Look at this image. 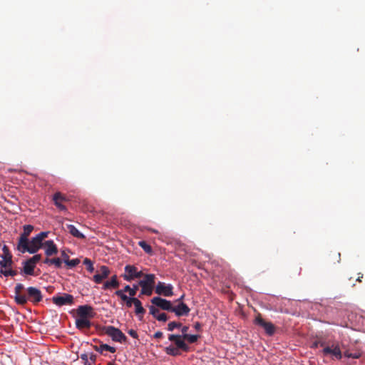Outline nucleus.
<instances>
[{
  "label": "nucleus",
  "instance_id": "f257e3e1",
  "mask_svg": "<svg viewBox=\"0 0 365 365\" xmlns=\"http://www.w3.org/2000/svg\"><path fill=\"white\" fill-rule=\"evenodd\" d=\"M24 289V284L19 283L16 284L14 289L15 294V302L19 305H24L27 303L28 301L31 302L34 304H37L40 302L43 296L40 289L34 287H29L27 289V294H24L22 291Z\"/></svg>",
  "mask_w": 365,
  "mask_h": 365
},
{
  "label": "nucleus",
  "instance_id": "f03ea898",
  "mask_svg": "<svg viewBox=\"0 0 365 365\" xmlns=\"http://www.w3.org/2000/svg\"><path fill=\"white\" fill-rule=\"evenodd\" d=\"M155 275L153 274H145L144 278L140 280L138 285L141 287L140 294L150 296L153 294L155 286Z\"/></svg>",
  "mask_w": 365,
  "mask_h": 365
},
{
  "label": "nucleus",
  "instance_id": "7ed1b4c3",
  "mask_svg": "<svg viewBox=\"0 0 365 365\" xmlns=\"http://www.w3.org/2000/svg\"><path fill=\"white\" fill-rule=\"evenodd\" d=\"M43 242H41L36 237H33L31 241L27 240L25 245L20 244L17 245V249L21 253L26 252L34 254L38 251V250L43 247Z\"/></svg>",
  "mask_w": 365,
  "mask_h": 365
},
{
  "label": "nucleus",
  "instance_id": "20e7f679",
  "mask_svg": "<svg viewBox=\"0 0 365 365\" xmlns=\"http://www.w3.org/2000/svg\"><path fill=\"white\" fill-rule=\"evenodd\" d=\"M105 334L111 337L114 341L125 343L127 341L126 336L118 328L113 326L104 327Z\"/></svg>",
  "mask_w": 365,
  "mask_h": 365
},
{
  "label": "nucleus",
  "instance_id": "39448f33",
  "mask_svg": "<svg viewBox=\"0 0 365 365\" xmlns=\"http://www.w3.org/2000/svg\"><path fill=\"white\" fill-rule=\"evenodd\" d=\"M155 292L158 295L172 297L173 295V287L170 284L159 282L155 287Z\"/></svg>",
  "mask_w": 365,
  "mask_h": 365
},
{
  "label": "nucleus",
  "instance_id": "423d86ee",
  "mask_svg": "<svg viewBox=\"0 0 365 365\" xmlns=\"http://www.w3.org/2000/svg\"><path fill=\"white\" fill-rule=\"evenodd\" d=\"M255 324L257 325H259L261 327H262L266 334L269 336H272L274 334V331H275V327L274 326V324L269 322H266L264 321L260 314H258L255 319Z\"/></svg>",
  "mask_w": 365,
  "mask_h": 365
},
{
  "label": "nucleus",
  "instance_id": "0eeeda50",
  "mask_svg": "<svg viewBox=\"0 0 365 365\" xmlns=\"http://www.w3.org/2000/svg\"><path fill=\"white\" fill-rule=\"evenodd\" d=\"M168 339L170 341L174 342L176 347L178 348L179 349H181L185 352H188L190 351V346L185 343V341L183 339L182 335L170 334L168 336Z\"/></svg>",
  "mask_w": 365,
  "mask_h": 365
},
{
  "label": "nucleus",
  "instance_id": "6e6552de",
  "mask_svg": "<svg viewBox=\"0 0 365 365\" xmlns=\"http://www.w3.org/2000/svg\"><path fill=\"white\" fill-rule=\"evenodd\" d=\"M53 302L57 306L71 305L73 304L74 298L71 294H63L53 297Z\"/></svg>",
  "mask_w": 365,
  "mask_h": 365
},
{
  "label": "nucleus",
  "instance_id": "1a4fd4ad",
  "mask_svg": "<svg viewBox=\"0 0 365 365\" xmlns=\"http://www.w3.org/2000/svg\"><path fill=\"white\" fill-rule=\"evenodd\" d=\"M151 303L162 309L163 310L171 312L173 304L170 301H168L165 299L161 298L160 297H155L151 299Z\"/></svg>",
  "mask_w": 365,
  "mask_h": 365
},
{
  "label": "nucleus",
  "instance_id": "9d476101",
  "mask_svg": "<svg viewBox=\"0 0 365 365\" xmlns=\"http://www.w3.org/2000/svg\"><path fill=\"white\" fill-rule=\"evenodd\" d=\"M190 309L183 302H180L176 306H173L171 312L175 313L177 317L187 316Z\"/></svg>",
  "mask_w": 365,
  "mask_h": 365
},
{
  "label": "nucleus",
  "instance_id": "9b49d317",
  "mask_svg": "<svg viewBox=\"0 0 365 365\" xmlns=\"http://www.w3.org/2000/svg\"><path fill=\"white\" fill-rule=\"evenodd\" d=\"M53 201L54 205L61 211H66V207L63 204L64 202L68 201L66 197L60 192H56L53 196Z\"/></svg>",
  "mask_w": 365,
  "mask_h": 365
},
{
  "label": "nucleus",
  "instance_id": "f8f14e48",
  "mask_svg": "<svg viewBox=\"0 0 365 365\" xmlns=\"http://www.w3.org/2000/svg\"><path fill=\"white\" fill-rule=\"evenodd\" d=\"M47 257L55 255L58 253V248L53 240H46L43 242V247Z\"/></svg>",
  "mask_w": 365,
  "mask_h": 365
},
{
  "label": "nucleus",
  "instance_id": "ddd939ff",
  "mask_svg": "<svg viewBox=\"0 0 365 365\" xmlns=\"http://www.w3.org/2000/svg\"><path fill=\"white\" fill-rule=\"evenodd\" d=\"M99 272V273L96 274L93 277V281L96 284L101 283L103 279H106L109 276L110 272L109 268L104 265L101 267Z\"/></svg>",
  "mask_w": 365,
  "mask_h": 365
},
{
  "label": "nucleus",
  "instance_id": "4468645a",
  "mask_svg": "<svg viewBox=\"0 0 365 365\" xmlns=\"http://www.w3.org/2000/svg\"><path fill=\"white\" fill-rule=\"evenodd\" d=\"M78 317L91 318L93 317V308L88 305L79 306L77 309Z\"/></svg>",
  "mask_w": 365,
  "mask_h": 365
},
{
  "label": "nucleus",
  "instance_id": "2eb2a0df",
  "mask_svg": "<svg viewBox=\"0 0 365 365\" xmlns=\"http://www.w3.org/2000/svg\"><path fill=\"white\" fill-rule=\"evenodd\" d=\"M324 355L331 354L334 356L337 359H341L342 358V354L341 349L338 345L331 346H326L323 349Z\"/></svg>",
  "mask_w": 365,
  "mask_h": 365
},
{
  "label": "nucleus",
  "instance_id": "dca6fc26",
  "mask_svg": "<svg viewBox=\"0 0 365 365\" xmlns=\"http://www.w3.org/2000/svg\"><path fill=\"white\" fill-rule=\"evenodd\" d=\"M125 274H123V277L125 280L130 282L135 279V275L137 274V267L133 265H126L125 267Z\"/></svg>",
  "mask_w": 365,
  "mask_h": 365
},
{
  "label": "nucleus",
  "instance_id": "f3484780",
  "mask_svg": "<svg viewBox=\"0 0 365 365\" xmlns=\"http://www.w3.org/2000/svg\"><path fill=\"white\" fill-rule=\"evenodd\" d=\"M34 230V226L31 225H26L24 226V231L20 235L19 238L18 245L24 244L25 245L26 241H27L28 237L30 235L31 232Z\"/></svg>",
  "mask_w": 365,
  "mask_h": 365
},
{
  "label": "nucleus",
  "instance_id": "a211bd4d",
  "mask_svg": "<svg viewBox=\"0 0 365 365\" xmlns=\"http://www.w3.org/2000/svg\"><path fill=\"white\" fill-rule=\"evenodd\" d=\"M91 326L90 320L87 318L77 317L76 319V327L77 329L82 330L89 329Z\"/></svg>",
  "mask_w": 365,
  "mask_h": 365
},
{
  "label": "nucleus",
  "instance_id": "6ab92c4d",
  "mask_svg": "<svg viewBox=\"0 0 365 365\" xmlns=\"http://www.w3.org/2000/svg\"><path fill=\"white\" fill-rule=\"evenodd\" d=\"M36 266L29 259L23 262V272L27 275H34Z\"/></svg>",
  "mask_w": 365,
  "mask_h": 365
},
{
  "label": "nucleus",
  "instance_id": "aec40b11",
  "mask_svg": "<svg viewBox=\"0 0 365 365\" xmlns=\"http://www.w3.org/2000/svg\"><path fill=\"white\" fill-rule=\"evenodd\" d=\"M119 287V282L117 279V276L113 275L110 281H107L104 283L103 289H108L110 288H118Z\"/></svg>",
  "mask_w": 365,
  "mask_h": 365
},
{
  "label": "nucleus",
  "instance_id": "412c9836",
  "mask_svg": "<svg viewBox=\"0 0 365 365\" xmlns=\"http://www.w3.org/2000/svg\"><path fill=\"white\" fill-rule=\"evenodd\" d=\"M95 350L101 354H103L104 351H108L111 353H115L116 351L115 347L110 346L106 344H101L98 346H96Z\"/></svg>",
  "mask_w": 365,
  "mask_h": 365
},
{
  "label": "nucleus",
  "instance_id": "4be33fe9",
  "mask_svg": "<svg viewBox=\"0 0 365 365\" xmlns=\"http://www.w3.org/2000/svg\"><path fill=\"white\" fill-rule=\"evenodd\" d=\"M68 230L69 232L73 236L79 239H83L85 237L84 235H83L74 225H68Z\"/></svg>",
  "mask_w": 365,
  "mask_h": 365
},
{
  "label": "nucleus",
  "instance_id": "5701e85b",
  "mask_svg": "<svg viewBox=\"0 0 365 365\" xmlns=\"http://www.w3.org/2000/svg\"><path fill=\"white\" fill-rule=\"evenodd\" d=\"M133 305L135 306V312L137 315L143 316L145 314V310L143 307L141 302L138 298L135 300Z\"/></svg>",
  "mask_w": 365,
  "mask_h": 365
},
{
  "label": "nucleus",
  "instance_id": "b1692460",
  "mask_svg": "<svg viewBox=\"0 0 365 365\" xmlns=\"http://www.w3.org/2000/svg\"><path fill=\"white\" fill-rule=\"evenodd\" d=\"M165 352L167 354L173 356H176L180 354L179 349L176 346H169L165 348Z\"/></svg>",
  "mask_w": 365,
  "mask_h": 365
},
{
  "label": "nucleus",
  "instance_id": "393cba45",
  "mask_svg": "<svg viewBox=\"0 0 365 365\" xmlns=\"http://www.w3.org/2000/svg\"><path fill=\"white\" fill-rule=\"evenodd\" d=\"M11 263H12V261H11V256L7 257L5 255V256H2V259L0 261V266L2 268H6L7 267L11 266Z\"/></svg>",
  "mask_w": 365,
  "mask_h": 365
},
{
  "label": "nucleus",
  "instance_id": "a878e982",
  "mask_svg": "<svg viewBox=\"0 0 365 365\" xmlns=\"http://www.w3.org/2000/svg\"><path fill=\"white\" fill-rule=\"evenodd\" d=\"M138 245L147 253L151 254L153 252V250L150 245H149L145 241H139Z\"/></svg>",
  "mask_w": 365,
  "mask_h": 365
},
{
  "label": "nucleus",
  "instance_id": "bb28decb",
  "mask_svg": "<svg viewBox=\"0 0 365 365\" xmlns=\"http://www.w3.org/2000/svg\"><path fill=\"white\" fill-rule=\"evenodd\" d=\"M183 339L185 341H187L188 343L192 344L195 343L198 338V335H193V334H187V335H182Z\"/></svg>",
  "mask_w": 365,
  "mask_h": 365
},
{
  "label": "nucleus",
  "instance_id": "cd10ccee",
  "mask_svg": "<svg viewBox=\"0 0 365 365\" xmlns=\"http://www.w3.org/2000/svg\"><path fill=\"white\" fill-rule=\"evenodd\" d=\"M65 263L69 267H74L77 266L80 263V260L78 259H65Z\"/></svg>",
  "mask_w": 365,
  "mask_h": 365
},
{
  "label": "nucleus",
  "instance_id": "c85d7f7f",
  "mask_svg": "<svg viewBox=\"0 0 365 365\" xmlns=\"http://www.w3.org/2000/svg\"><path fill=\"white\" fill-rule=\"evenodd\" d=\"M181 327V323L177 322H171L168 324V330L170 331H173L175 328H180Z\"/></svg>",
  "mask_w": 365,
  "mask_h": 365
},
{
  "label": "nucleus",
  "instance_id": "c756f323",
  "mask_svg": "<svg viewBox=\"0 0 365 365\" xmlns=\"http://www.w3.org/2000/svg\"><path fill=\"white\" fill-rule=\"evenodd\" d=\"M83 264L85 265H86L87 269H88V272H93L94 267H93V262H91V259H89L88 258H85L84 260H83Z\"/></svg>",
  "mask_w": 365,
  "mask_h": 365
},
{
  "label": "nucleus",
  "instance_id": "7c9ffc66",
  "mask_svg": "<svg viewBox=\"0 0 365 365\" xmlns=\"http://www.w3.org/2000/svg\"><path fill=\"white\" fill-rule=\"evenodd\" d=\"M0 272L5 277L11 276L14 277L16 274V272L12 269H1Z\"/></svg>",
  "mask_w": 365,
  "mask_h": 365
},
{
  "label": "nucleus",
  "instance_id": "2f4dec72",
  "mask_svg": "<svg viewBox=\"0 0 365 365\" xmlns=\"http://www.w3.org/2000/svg\"><path fill=\"white\" fill-rule=\"evenodd\" d=\"M115 294L116 296H118V297H120V299H121L122 301H123L124 302H125V301H127V299H128V297H128L126 294H125L123 293V291H116V292H115Z\"/></svg>",
  "mask_w": 365,
  "mask_h": 365
},
{
  "label": "nucleus",
  "instance_id": "473e14b6",
  "mask_svg": "<svg viewBox=\"0 0 365 365\" xmlns=\"http://www.w3.org/2000/svg\"><path fill=\"white\" fill-rule=\"evenodd\" d=\"M51 264H53L56 267L60 268L62 264V261L60 258H52L51 259Z\"/></svg>",
  "mask_w": 365,
  "mask_h": 365
},
{
  "label": "nucleus",
  "instance_id": "72a5a7b5",
  "mask_svg": "<svg viewBox=\"0 0 365 365\" xmlns=\"http://www.w3.org/2000/svg\"><path fill=\"white\" fill-rule=\"evenodd\" d=\"M344 356L347 358H352V359H359L361 356V354L359 353H349V351H346L344 353Z\"/></svg>",
  "mask_w": 365,
  "mask_h": 365
},
{
  "label": "nucleus",
  "instance_id": "f704fd0d",
  "mask_svg": "<svg viewBox=\"0 0 365 365\" xmlns=\"http://www.w3.org/2000/svg\"><path fill=\"white\" fill-rule=\"evenodd\" d=\"M41 255L38 254V255H35L34 256H33L32 257H31L29 259L36 266V264L41 260Z\"/></svg>",
  "mask_w": 365,
  "mask_h": 365
},
{
  "label": "nucleus",
  "instance_id": "c9c22d12",
  "mask_svg": "<svg viewBox=\"0 0 365 365\" xmlns=\"http://www.w3.org/2000/svg\"><path fill=\"white\" fill-rule=\"evenodd\" d=\"M150 314H152L156 319L158 315L160 314V311L154 306H151L150 307Z\"/></svg>",
  "mask_w": 365,
  "mask_h": 365
},
{
  "label": "nucleus",
  "instance_id": "e433bc0d",
  "mask_svg": "<svg viewBox=\"0 0 365 365\" xmlns=\"http://www.w3.org/2000/svg\"><path fill=\"white\" fill-rule=\"evenodd\" d=\"M156 319L159 322H166L168 319V317L165 313H160Z\"/></svg>",
  "mask_w": 365,
  "mask_h": 365
},
{
  "label": "nucleus",
  "instance_id": "4c0bfd02",
  "mask_svg": "<svg viewBox=\"0 0 365 365\" xmlns=\"http://www.w3.org/2000/svg\"><path fill=\"white\" fill-rule=\"evenodd\" d=\"M138 284H133V287H130V296L134 297L137 293V291L138 289Z\"/></svg>",
  "mask_w": 365,
  "mask_h": 365
},
{
  "label": "nucleus",
  "instance_id": "58836bf2",
  "mask_svg": "<svg viewBox=\"0 0 365 365\" xmlns=\"http://www.w3.org/2000/svg\"><path fill=\"white\" fill-rule=\"evenodd\" d=\"M136 299L137 298L130 296L128 297V299H127V301H125V303L128 307H131L132 305L134 304Z\"/></svg>",
  "mask_w": 365,
  "mask_h": 365
},
{
  "label": "nucleus",
  "instance_id": "ea45409f",
  "mask_svg": "<svg viewBox=\"0 0 365 365\" xmlns=\"http://www.w3.org/2000/svg\"><path fill=\"white\" fill-rule=\"evenodd\" d=\"M48 232H41L38 233L36 237L41 242H43V240L48 237Z\"/></svg>",
  "mask_w": 365,
  "mask_h": 365
},
{
  "label": "nucleus",
  "instance_id": "a19ab883",
  "mask_svg": "<svg viewBox=\"0 0 365 365\" xmlns=\"http://www.w3.org/2000/svg\"><path fill=\"white\" fill-rule=\"evenodd\" d=\"M128 334L130 336H132L134 339H138V334L137 331L135 330H134V329L128 330Z\"/></svg>",
  "mask_w": 365,
  "mask_h": 365
},
{
  "label": "nucleus",
  "instance_id": "79ce46f5",
  "mask_svg": "<svg viewBox=\"0 0 365 365\" xmlns=\"http://www.w3.org/2000/svg\"><path fill=\"white\" fill-rule=\"evenodd\" d=\"M81 359L84 361L85 365H91L88 361V355L86 354H81Z\"/></svg>",
  "mask_w": 365,
  "mask_h": 365
},
{
  "label": "nucleus",
  "instance_id": "37998d69",
  "mask_svg": "<svg viewBox=\"0 0 365 365\" xmlns=\"http://www.w3.org/2000/svg\"><path fill=\"white\" fill-rule=\"evenodd\" d=\"M188 330H189V327L182 326L181 327V332H182L181 335H187Z\"/></svg>",
  "mask_w": 365,
  "mask_h": 365
},
{
  "label": "nucleus",
  "instance_id": "c03bdc74",
  "mask_svg": "<svg viewBox=\"0 0 365 365\" xmlns=\"http://www.w3.org/2000/svg\"><path fill=\"white\" fill-rule=\"evenodd\" d=\"M130 287H131L130 285H125L123 289H119L118 291H123L124 294L125 292H128V294H130Z\"/></svg>",
  "mask_w": 365,
  "mask_h": 365
},
{
  "label": "nucleus",
  "instance_id": "a18cd8bd",
  "mask_svg": "<svg viewBox=\"0 0 365 365\" xmlns=\"http://www.w3.org/2000/svg\"><path fill=\"white\" fill-rule=\"evenodd\" d=\"M163 332H161V331H157V332H155V334H154V336H154V338H155V339H160V338H162V337H163Z\"/></svg>",
  "mask_w": 365,
  "mask_h": 365
},
{
  "label": "nucleus",
  "instance_id": "49530a36",
  "mask_svg": "<svg viewBox=\"0 0 365 365\" xmlns=\"http://www.w3.org/2000/svg\"><path fill=\"white\" fill-rule=\"evenodd\" d=\"M201 327H202V325L200 322H195V324H194V328L197 330V331H200L201 329Z\"/></svg>",
  "mask_w": 365,
  "mask_h": 365
},
{
  "label": "nucleus",
  "instance_id": "de8ad7c7",
  "mask_svg": "<svg viewBox=\"0 0 365 365\" xmlns=\"http://www.w3.org/2000/svg\"><path fill=\"white\" fill-rule=\"evenodd\" d=\"M144 275H145V274L143 273V272H142V271H138V270H137V274H135V279H136V278H140V277H144Z\"/></svg>",
  "mask_w": 365,
  "mask_h": 365
},
{
  "label": "nucleus",
  "instance_id": "09e8293b",
  "mask_svg": "<svg viewBox=\"0 0 365 365\" xmlns=\"http://www.w3.org/2000/svg\"><path fill=\"white\" fill-rule=\"evenodd\" d=\"M43 263L46 264H51V259L47 257L43 260Z\"/></svg>",
  "mask_w": 365,
  "mask_h": 365
},
{
  "label": "nucleus",
  "instance_id": "8fccbe9b",
  "mask_svg": "<svg viewBox=\"0 0 365 365\" xmlns=\"http://www.w3.org/2000/svg\"><path fill=\"white\" fill-rule=\"evenodd\" d=\"M61 255H62V257H63L64 260L67 259H69L68 255L64 251L62 252Z\"/></svg>",
  "mask_w": 365,
  "mask_h": 365
},
{
  "label": "nucleus",
  "instance_id": "3c124183",
  "mask_svg": "<svg viewBox=\"0 0 365 365\" xmlns=\"http://www.w3.org/2000/svg\"><path fill=\"white\" fill-rule=\"evenodd\" d=\"M147 230L151 232H153V233H155V234H158V231L157 230H155V229H153V228H150V227H148Z\"/></svg>",
  "mask_w": 365,
  "mask_h": 365
},
{
  "label": "nucleus",
  "instance_id": "603ef678",
  "mask_svg": "<svg viewBox=\"0 0 365 365\" xmlns=\"http://www.w3.org/2000/svg\"><path fill=\"white\" fill-rule=\"evenodd\" d=\"M184 294H182L178 299L175 301V302L180 303L182 302V299L184 298Z\"/></svg>",
  "mask_w": 365,
  "mask_h": 365
},
{
  "label": "nucleus",
  "instance_id": "864d4df0",
  "mask_svg": "<svg viewBox=\"0 0 365 365\" xmlns=\"http://www.w3.org/2000/svg\"><path fill=\"white\" fill-rule=\"evenodd\" d=\"M90 359H91V360L92 361H93V362H94V361H95V360H96V356L92 354V355L91 356Z\"/></svg>",
  "mask_w": 365,
  "mask_h": 365
},
{
  "label": "nucleus",
  "instance_id": "5fc2aeb1",
  "mask_svg": "<svg viewBox=\"0 0 365 365\" xmlns=\"http://www.w3.org/2000/svg\"><path fill=\"white\" fill-rule=\"evenodd\" d=\"M362 277H363L362 275L361 277H359L356 280L358 282H361V278H362Z\"/></svg>",
  "mask_w": 365,
  "mask_h": 365
},
{
  "label": "nucleus",
  "instance_id": "6e6d98bb",
  "mask_svg": "<svg viewBox=\"0 0 365 365\" xmlns=\"http://www.w3.org/2000/svg\"><path fill=\"white\" fill-rule=\"evenodd\" d=\"M4 251H5V250H7V247H6V245H4Z\"/></svg>",
  "mask_w": 365,
  "mask_h": 365
}]
</instances>
